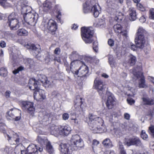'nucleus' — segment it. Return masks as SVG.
I'll return each mask as SVG.
<instances>
[{"mask_svg":"<svg viewBox=\"0 0 154 154\" xmlns=\"http://www.w3.org/2000/svg\"><path fill=\"white\" fill-rule=\"evenodd\" d=\"M51 133L55 136L60 134L63 136H67L69 134L71 131L70 127L68 125H64L54 126L52 127Z\"/></svg>","mask_w":154,"mask_h":154,"instance_id":"nucleus-1","label":"nucleus"},{"mask_svg":"<svg viewBox=\"0 0 154 154\" xmlns=\"http://www.w3.org/2000/svg\"><path fill=\"white\" fill-rule=\"evenodd\" d=\"M97 121H92L89 123L90 129L94 133H102L105 131V127L101 119H97Z\"/></svg>","mask_w":154,"mask_h":154,"instance_id":"nucleus-2","label":"nucleus"},{"mask_svg":"<svg viewBox=\"0 0 154 154\" xmlns=\"http://www.w3.org/2000/svg\"><path fill=\"white\" fill-rule=\"evenodd\" d=\"M83 10L85 13L91 11L95 17H97L101 12L100 8L98 4H95L92 6L88 2H86L84 5Z\"/></svg>","mask_w":154,"mask_h":154,"instance_id":"nucleus-3","label":"nucleus"},{"mask_svg":"<svg viewBox=\"0 0 154 154\" xmlns=\"http://www.w3.org/2000/svg\"><path fill=\"white\" fill-rule=\"evenodd\" d=\"M82 38L86 43H91L93 41V31L90 28L82 27L81 29Z\"/></svg>","mask_w":154,"mask_h":154,"instance_id":"nucleus-4","label":"nucleus"},{"mask_svg":"<svg viewBox=\"0 0 154 154\" xmlns=\"http://www.w3.org/2000/svg\"><path fill=\"white\" fill-rule=\"evenodd\" d=\"M124 144L128 146H134L139 147H142L143 146L140 139L136 136L125 138Z\"/></svg>","mask_w":154,"mask_h":154,"instance_id":"nucleus-5","label":"nucleus"},{"mask_svg":"<svg viewBox=\"0 0 154 154\" xmlns=\"http://www.w3.org/2000/svg\"><path fill=\"white\" fill-rule=\"evenodd\" d=\"M8 140L11 144H20L23 140V138L19 136L17 134L11 131L9 134L7 135Z\"/></svg>","mask_w":154,"mask_h":154,"instance_id":"nucleus-6","label":"nucleus"},{"mask_svg":"<svg viewBox=\"0 0 154 154\" xmlns=\"http://www.w3.org/2000/svg\"><path fill=\"white\" fill-rule=\"evenodd\" d=\"M24 20L26 23L31 26H34L36 23L38 15L36 14L29 12L23 15Z\"/></svg>","mask_w":154,"mask_h":154,"instance_id":"nucleus-7","label":"nucleus"},{"mask_svg":"<svg viewBox=\"0 0 154 154\" xmlns=\"http://www.w3.org/2000/svg\"><path fill=\"white\" fill-rule=\"evenodd\" d=\"M42 26L44 27V29H48L52 32L53 34L57 29L56 22L53 20H50L48 21H43L42 23Z\"/></svg>","mask_w":154,"mask_h":154,"instance_id":"nucleus-8","label":"nucleus"},{"mask_svg":"<svg viewBox=\"0 0 154 154\" xmlns=\"http://www.w3.org/2000/svg\"><path fill=\"white\" fill-rule=\"evenodd\" d=\"M71 146L74 147L75 150L80 149L83 146L84 144L82 140L79 135L77 134L72 136L70 140Z\"/></svg>","mask_w":154,"mask_h":154,"instance_id":"nucleus-9","label":"nucleus"},{"mask_svg":"<svg viewBox=\"0 0 154 154\" xmlns=\"http://www.w3.org/2000/svg\"><path fill=\"white\" fill-rule=\"evenodd\" d=\"M137 68H134L132 70V73L133 75L136 77L137 79L140 78V80L139 83L138 87L140 88H146L147 85L146 84L145 81L143 74L141 72L137 71Z\"/></svg>","mask_w":154,"mask_h":154,"instance_id":"nucleus-10","label":"nucleus"},{"mask_svg":"<svg viewBox=\"0 0 154 154\" xmlns=\"http://www.w3.org/2000/svg\"><path fill=\"white\" fill-rule=\"evenodd\" d=\"M21 114V111L20 110L16 109H11L10 111L7 112L6 117L8 120H11L13 119H15L16 121H17L20 119Z\"/></svg>","mask_w":154,"mask_h":154,"instance_id":"nucleus-11","label":"nucleus"},{"mask_svg":"<svg viewBox=\"0 0 154 154\" xmlns=\"http://www.w3.org/2000/svg\"><path fill=\"white\" fill-rule=\"evenodd\" d=\"M21 106L23 110H26L31 114L35 111V108L32 102L25 101H21L20 102Z\"/></svg>","mask_w":154,"mask_h":154,"instance_id":"nucleus-12","label":"nucleus"},{"mask_svg":"<svg viewBox=\"0 0 154 154\" xmlns=\"http://www.w3.org/2000/svg\"><path fill=\"white\" fill-rule=\"evenodd\" d=\"M94 86L97 89L100 95L102 96L106 87L104 83L101 80L96 79L94 81Z\"/></svg>","mask_w":154,"mask_h":154,"instance_id":"nucleus-13","label":"nucleus"},{"mask_svg":"<svg viewBox=\"0 0 154 154\" xmlns=\"http://www.w3.org/2000/svg\"><path fill=\"white\" fill-rule=\"evenodd\" d=\"M27 152L25 154H37L38 151L42 152L43 150L42 146L38 147L34 144L29 145L27 149Z\"/></svg>","mask_w":154,"mask_h":154,"instance_id":"nucleus-14","label":"nucleus"},{"mask_svg":"<svg viewBox=\"0 0 154 154\" xmlns=\"http://www.w3.org/2000/svg\"><path fill=\"white\" fill-rule=\"evenodd\" d=\"M84 100L79 96L76 97L74 101V107L75 110L78 111L83 110V106L82 105Z\"/></svg>","mask_w":154,"mask_h":154,"instance_id":"nucleus-15","label":"nucleus"},{"mask_svg":"<svg viewBox=\"0 0 154 154\" xmlns=\"http://www.w3.org/2000/svg\"><path fill=\"white\" fill-rule=\"evenodd\" d=\"M33 96L34 99L38 101H42L45 98L44 91L39 88L34 91Z\"/></svg>","mask_w":154,"mask_h":154,"instance_id":"nucleus-16","label":"nucleus"},{"mask_svg":"<svg viewBox=\"0 0 154 154\" xmlns=\"http://www.w3.org/2000/svg\"><path fill=\"white\" fill-rule=\"evenodd\" d=\"M84 64V63L83 62L79 60H77L73 61L70 64L71 71L73 74L77 75L78 73V69L74 70V69H75L76 67L82 65Z\"/></svg>","mask_w":154,"mask_h":154,"instance_id":"nucleus-17","label":"nucleus"},{"mask_svg":"<svg viewBox=\"0 0 154 154\" xmlns=\"http://www.w3.org/2000/svg\"><path fill=\"white\" fill-rule=\"evenodd\" d=\"M39 82L38 81L32 78L29 79V86L30 90L34 91L36 90L39 88Z\"/></svg>","mask_w":154,"mask_h":154,"instance_id":"nucleus-18","label":"nucleus"},{"mask_svg":"<svg viewBox=\"0 0 154 154\" xmlns=\"http://www.w3.org/2000/svg\"><path fill=\"white\" fill-rule=\"evenodd\" d=\"M7 23L10 27V29L11 30H16L19 27V20H8Z\"/></svg>","mask_w":154,"mask_h":154,"instance_id":"nucleus-19","label":"nucleus"},{"mask_svg":"<svg viewBox=\"0 0 154 154\" xmlns=\"http://www.w3.org/2000/svg\"><path fill=\"white\" fill-rule=\"evenodd\" d=\"M78 73L77 75L79 77H83L86 75L88 72V67L84 63L79 68L78 70Z\"/></svg>","mask_w":154,"mask_h":154,"instance_id":"nucleus-20","label":"nucleus"},{"mask_svg":"<svg viewBox=\"0 0 154 154\" xmlns=\"http://www.w3.org/2000/svg\"><path fill=\"white\" fill-rule=\"evenodd\" d=\"M135 42L137 47L143 48L145 43V39L144 38L135 37Z\"/></svg>","mask_w":154,"mask_h":154,"instance_id":"nucleus-21","label":"nucleus"},{"mask_svg":"<svg viewBox=\"0 0 154 154\" xmlns=\"http://www.w3.org/2000/svg\"><path fill=\"white\" fill-rule=\"evenodd\" d=\"M147 34L146 31L143 27L140 26L137 29L135 37L145 38Z\"/></svg>","mask_w":154,"mask_h":154,"instance_id":"nucleus-22","label":"nucleus"},{"mask_svg":"<svg viewBox=\"0 0 154 154\" xmlns=\"http://www.w3.org/2000/svg\"><path fill=\"white\" fill-rule=\"evenodd\" d=\"M26 46L27 49H31L32 50V52L33 53V55L35 56H36L37 58L38 59H40V58H38V57L39 56V54H38L39 48L36 47L34 44H28Z\"/></svg>","mask_w":154,"mask_h":154,"instance_id":"nucleus-23","label":"nucleus"},{"mask_svg":"<svg viewBox=\"0 0 154 154\" xmlns=\"http://www.w3.org/2000/svg\"><path fill=\"white\" fill-rule=\"evenodd\" d=\"M128 12L130 20L132 21L135 20L137 19V15L135 9L132 7L129 8Z\"/></svg>","mask_w":154,"mask_h":154,"instance_id":"nucleus-24","label":"nucleus"},{"mask_svg":"<svg viewBox=\"0 0 154 154\" xmlns=\"http://www.w3.org/2000/svg\"><path fill=\"white\" fill-rule=\"evenodd\" d=\"M114 102V100L113 97L111 96L108 97L106 104L108 109H110L112 108Z\"/></svg>","mask_w":154,"mask_h":154,"instance_id":"nucleus-25","label":"nucleus"},{"mask_svg":"<svg viewBox=\"0 0 154 154\" xmlns=\"http://www.w3.org/2000/svg\"><path fill=\"white\" fill-rule=\"evenodd\" d=\"M142 100L143 103L144 104L150 105L154 104V99L144 97L142 98Z\"/></svg>","mask_w":154,"mask_h":154,"instance_id":"nucleus-26","label":"nucleus"},{"mask_svg":"<svg viewBox=\"0 0 154 154\" xmlns=\"http://www.w3.org/2000/svg\"><path fill=\"white\" fill-rule=\"evenodd\" d=\"M10 0H0V5L4 8L10 7L11 5Z\"/></svg>","mask_w":154,"mask_h":154,"instance_id":"nucleus-27","label":"nucleus"},{"mask_svg":"<svg viewBox=\"0 0 154 154\" xmlns=\"http://www.w3.org/2000/svg\"><path fill=\"white\" fill-rule=\"evenodd\" d=\"M136 60V57L132 55H131L129 56L128 63L130 65L132 66L135 64Z\"/></svg>","mask_w":154,"mask_h":154,"instance_id":"nucleus-28","label":"nucleus"},{"mask_svg":"<svg viewBox=\"0 0 154 154\" xmlns=\"http://www.w3.org/2000/svg\"><path fill=\"white\" fill-rule=\"evenodd\" d=\"M59 149L61 153L68 152L70 150L65 143H61L59 146Z\"/></svg>","mask_w":154,"mask_h":154,"instance_id":"nucleus-29","label":"nucleus"},{"mask_svg":"<svg viewBox=\"0 0 154 154\" xmlns=\"http://www.w3.org/2000/svg\"><path fill=\"white\" fill-rule=\"evenodd\" d=\"M23 148V146L21 145L20 146H17L15 148L14 152L15 154H22L25 151L22 149Z\"/></svg>","mask_w":154,"mask_h":154,"instance_id":"nucleus-30","label":"nucleus"},{"mask_svg":"<svg viewBox=\"0 0 154 154\" xmlns=\"http://www.w3.org/2000/svg\"><path fill=\"white\" fill-rule=\"evenodd\" d=\"M115 15V20L118 22L121 21L123 19V15L122 13L120 11H116Z\"/></svg>","mask_w":154,"mask_h":154,"instance_id":"nucleus-31","label":"nucleus"},{"mask_svg":"<svg viewBox=\"0 0 154 154\" xmlns=\"http://www.w3.org/2000/svg\"><path fill=\"white\" fill-rule=\"evenodd\" d=\"M102 143L104 146L110 148L112 146V143L109 138H106L103 141Z\"/></svg>","mask_w":154,"mask_h":154,"instance_id":"nucleus-32","label":"nucleus"},{"mask_svg":"<svg viewBox=\"0 0 154 154\" xmlns=\"http://www.w3.org/2000/svg\"><path fill=\"white\" fill-rule=\"evenodd\" d=\"M45 145H46V150L50 154L53 153L54 152V150L51 143L48 141Z\"/></svg>","mask_w":154,"mask_h":154,"instance_id":"nucleus-33","label":"nucleus"},{"mask_svg":"<svg viewBox=\"0 0 154 154\" xmlns=\"http://www.w3.org/2000/svg\"><path fill=\"white\" fill-rule=\"evenodd\" d=\"M37 140L38 142L40 143L42 146H43V145H45L48 141V140L46 138H45L44 137H41L39 136L38 137Z\"/></svg>","mask_w":154,"mask_h":154,"instance_id":"nucleus-34","label":"nucleus"},{"mask_svg":"<svg viewBox=\"0 0 154 154\" xmlns=\"http://www.w3.org/2000/svg\"><path fill=\"white\" fill-rule=\"evenodd\" d=\"M8 18V20H19L18 19V16L17 13L15 12H12L9 16Z\"/></svg>","mask_w":154,"mask_h":154,"instance_id":"nucleus-35","label":"nucleus"},{"mask_svg":"<svg viewBox=\"0 0 154 154\" xmlns=\"http://www.w3.org/2000/svg\"><path fill=\"white\" fill-rule=\"evenodd\" d=\"M28 34V32L24 29H19L17 31V35H27Z\"/></svg>","mask_w":154,"mask_h":154,"instance_id":"nucleus-36","label":"nucleus"},{"mask_svg":"<svg viewBox=\"0 0 154 154\" xmlns=\"http://www.w3.org/2000/svg\"><path fill=\"white\" fill-rule=\"evenodd\" d=\"M114 30L116 32L120 33L122 32V27L120 24H116L113 26Z\"/></svg>","mask_w":154,"mask_h":154,"instance_id":"nucleus-37","label":"nucleus"},{"mask_svg":"<svg viewBox=\"0 0 154 154\" xmlns=\"http://www.w3.org/2000/svg\"><path fill=\"white\" fill-rule=\"evenodd\" d=\"M44 85L46 88H51L54 86V83L52 81H50L47 80Z\"/></svg>","mask_w":154,"mask_h":154,"instance_id":"nucleus-38","label":"nucleus"},{"mask_svg":"<svg viewBox=\"0 0 154 154\" xmlns=\"http://www.w3.org/2000/svg\"><path fill=\"white\" fill-rule=\"evenodd\" d=\"M39 79H38V82H41L43 84L47 80V78L46 77L43 75H40L38 76Z\"/></svg>","mask_w":154,"mask_h":154,"instance_id":"nucleus-39","label":"nucleus"},{"mask_svg":"<svg viewBox=\"0 0 154 154\" xmlns=\"http://www.w3.org/2000/svg\"><path fill=\"white\" fill-rule=\"evenodd\" d=\"M7 70L5 68H2L0 69V75L4 77H6L7 75Z\"/></svg>","mask_w":154,"mask_h":154,"instance_id":"nucleus-40","label":"nucleus"},{"mask_svg":"<svg viewBox=\"0 0 154 154\" xmlns=\"http://www.w3.org/2000/svg\"><path fill=\"white\" fill-rule=\"evenodd\" d=\"M89 119L90 122L92 121H97V119H101L100 118L97 117L96 116L92 114H89Z\"/></svg>","mask_w":154,"mask_h":154,"instance_id":"nucleus-41","label":"nucleus"},{"mask_svg":"<svg viewBox=\"0 0 154 154\" xmlns=\"http://www.w3.org/2000/svg\"><path fill=\"white\" fill-rule=\"evenodd\" d=\"M43 7L49 9L51 7V3L48 0H46L43 4Z\"/></svg>","mask_w":154,"mask_h":154,"instance_id":"nucleus-42","label":"nucleus"},{"mask_svg":"<svg viewBox=\"0 0 154 154\" xmlns=\"http://www.w3.org/2000/svg\"><path fill=\"white\" fill-rule=\"evenodd\" d=\"M141 137L144 140H146L148 138V135L144 131L142 130L141 134Z\"/></svg>","mask_w":154,"mask_h":154,"instance_id":"nucleus-43","label":"nucleus"},{"mask_svg":"<svg viewBox=\"0 0 154 154\" xmlns=\"http://www.w3.org/2000/svg\"><path fill=\"white\" fill-rule=\"evenodd\" d=\"M98 42L97 41H95L93 43V48L95 52H97L98 50Z\"/></svg>","mask_w":154,"mask_h":154,"instance_id":"nucleus-44","label":"nucleus"},{"mask_svg":"<svg viewBox=\"0 0 154 154\" xmlns=\"http://www.w3.org/2000/svg\"><path fill=\"white\" fill-rule=\"evenodd\" d=\"M24 68L22 66H20L18 67L17 69H15L13 72L14 74H16L18 73L19 71H21L23 70Z\"/></svg>","mask_w":154,"mask_h":154,"instance_id":"nucleus-45","label":"nucleus"},{"mask_svg":"<svg viewBox=\"0 0 154 154\" xmlns=\"http://www.w3.org/2000/svg\"><path fill=\"white\" fill-rule=\"evenodd\" d=\"M109 63L111 67L114 66V62L113 58L112 56H110L109 58Z\"/></svg>","mask_w":154,"mask_h":154,"instance_id":"nucleus-46","label":"nucleus"},{"mask_svg":"<svg viewBox=\"0 0 154 154\" xmlns=\"http://www.w3.org/2000/svg\"><path fill=\"white\" fill-rule=\"evenodd\" d=\"M149 18L154 19V9L152 8L149 10Z\"/></svg>","mask_w":154,"mask_h":154,"instance_id":"nucleus-47","label":"nucleus"},{"mask_svg":"<svg viewBox=\"0 0 154 154\" xmlns=\"http://www.w3.org/2000/svg\"><path fill=\"white\" fill-rule=\"evenodd\" d=\"M99 142L96 140H93L92 143V148L94 149V148H95L99 144Z\"/></svg>","mask_w":154,"mask_h":154,"instance_id":"nucleus-48","label":"nucleus"},{"mask_svg":"<svg viewBox=\"0 0 154 154\" xmlns=\"http://www.w3.org/2000/svg\"><path fill=\"white\" fill-rule=\"evenodd\" d=\"M118 146H119V149L120 150V152L122 151H123L125 150L124 149L123 145H122L121 142H119Z\"/></svg>","mask_w":154,"mask_h":154,"instance_id":"nucleus-49","label":"nucleus"},{"mask_svg":"<svg viewBox=\"0 0 154 154\" xmlns=\"http://www.w3.org/2000/svg\"><path fill=\"white\" fill-rule=\"evenodd\" d=\"M137 7L138 9L142 11H143L144 10V8L143 5L140 3H137Z\"/></svg>","mask_w":154,"mask_h":154,"instance_id":"nucleus-50","label":"nucleus"},{"mask_svg":"<svg viewBox=\"0 0 154 154\" xmlns=\"http://www.w3.org/2000/svg\"><path fill=\"white\" fill-rule=\"evenodd\" d=\"M13 34L12 33H11L9 32H6L4 33L5 36V38H9L11 37H12Z\"/></svg>","mask_w":154,"mask_h":154,"instance_id":"nucleus-51","label":"nucleus"},{"mask_svg":"<svg viewBox=\"0 0 154 154\" xmlns=\"http://www.w3.org/2000/svg\"><path fill=\"white\" fill-rule=\"evenodd\" d=\"M108 44L110 46H113L114 44V41L111 39H109L108 41Z\"/></svg>","mask_w":154,"mask_h":154,"instance_id":"nucleus-52","label":"nucleus"},{"mask_svg":"<svg viewBox=\"0 0 154 154\" xmlns=\"http://www.w3.org/2000/svg\"><path fill=\"white\" fill-rule=\"evenodd\" d=\"M5 150L7 153H9L10 152H11L12 148L9 146H7L5 148Z\"/></svg>","mask_w":154,"mask_h":154,"instance_id":"nucleus-53","label":"nucleus"},{"mask_svg":"<svg viewBox=\"0 0 154 154\" xmlns=\"http://www.w3.org/2000/svg\"><path fill=\"white\" fill-rule=\"evenodd\" d=\"M120 33H121V35L125 38L127 37L128 36L127 32L126 30L124 31H122V32H121Z\"/></svg>","mask_w":154,"mask_h":154,"instance_id":"nucleus-54","label":"nucleus"},{"mask_svg":"<svg viewBox=\"0 0 154 154\" xmlns=\"http://www.w3.org/2000/svg\"><path fill=\"white\" fill-rule=\"evenodd\" d=\"M0 46L2 48H5L6 46V43L3 41L0 42Z\"/></svg>","mask_w":154,"mask_h":154,"instance_id":"nucleus-55","label":"nucleus"},{"mask_svg":"<svg viewBox=\"0 0 154 154\" xmlns=\"http://www.w3.org/2000/svg\"><path fill=\"white\" fill-rule=\"evenodd\" d=\"M65 66L66 67V70L67 71V72L68 73H69L70 71H71V70L70 69V67H69V64H68V63H65Z\"/></svg>","mask_w":154,"mask_h":154,"instance_id":"nucleus-56","label":"nucleus"},{"mask_svg":"<svg viewBox=\"0 0 154 154\" xmlns=\"http://www.w3.org/2000/svg\"><path fill=\"white\" fill-rule=\"evenodd\" d=\"M63 119L64 120H66L68 119L69 118L68 114L66 113H65L63 114L62 116Z\"/></svg>","mask_w":154,"mask_h":154,"instance_id":"nucleus-57","label":"nucleus"},{"mask_svg":"<svg viewBox=\"0 0 154 154\" xmlns=\"http://www.w3.org/2000/svg\"><path fill=\"white\" fill-rule=\"evenodd\" d=\"M149 130L154 137V126L150 127L149 128Z\"/></svg>","mask_w":154,"mask_h":154,"instance_id":"nucleus-58","label":"nucleus"},{"mask_svg":"<svg viewBox=\"0 0 154 154\" xmlns=\"http://www.w3.org/2000/svg\"><path fill=\"white\" fill-rule=\"evenodd\" d=\"M60 50L59 48H56L54 51V54L57 55L59 54L60 53Z\"/></svg>","mask_w":154,"mask_h":154,"instance_id":"nucleus-59","label":"nucleus"},{"mask_svg":"<svg viewBox=\"0 0 154 154\" xmlns=\"http://www.w3.org/2000/svg\"><path fill=\"white\" fill-rule=\"evenodd\" d=\"M104 154H115V153L113 150H108L104 152Z\"/></svg>","mask_w":154,"mask_h":154,"instance_id":"nucleus-60","label":"nucleus"},{"mask_svg":"<svg viewBox=\"0 0 154 154\" xmlns=\"http://www.w3.org/2000/svg\"><path fill=\"white\" fill-rule=\"evenodd\" d=\"M127 101L128 103L130 105L134 103L135 102V101L132 99H127Z\"/></svg>","mask_w":154,"mask_h":154,"instance_id":"nucleus-61","label":"nucleus"},{"mask_svg":"<svg viewBox=\"0 0 154 154\" xmlns=\"http://www.w3.org/2000/svg\"><path fill=\"white\" fill-rule=\"evenodd\" d=\"M11 92L9 91H7L5 93V96L6 98H8L10 97Z\"/></svg>","mask_w":154,"mask_h":154,"instance_id":"nucleus-62","label":"nucleus"},{"mask_svg":"<svg viewBox=\"0 0 154 154\" xmlns=\"http://www.w3.org/2000/svg\"><path fill=\"white\" fill-rule=\"evenodd\" d=\"M136 45H135L134 44H130V48L132 50L134 51L135 50H136Z\"/></svg>","mask_w":154,"mask_h":154,"instance_id":"nucleus-63","label":"nucleus"},{"mask_svg":"<svg viewBox=\"0 0 154 154\" xmlns=\"http://www.w3.org/2000/svg\"><path fill=\"white\" fill-rule=\"evenodd\" d=\"M139 21L141 23H143L144 22L146 21V19L145 17L143 16H142L139 19Z\"/></svg>","mask_w":154,"mask_h":154,"instance_id":"nucleus-64","label":"nucleus"}]
</instances>
